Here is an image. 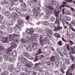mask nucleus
<instances>
[{"label":"nucleus","instance_id":"52","mask_svg":"<svg viewBox=\"0 0 75 75\" xmlns=\"http://www.w3.org/2000/svg\"><path fill=\"white\" fill-rule=\"evenodd\" d=\"M44 14V13H39L38 12V14H36V16H42V15H43Z\"/></svg>","mask_w":75,"mask_h":75},{"label":"nucleus","instance_id":"61","mask_svg":"<svg viewBox=\"0 0 75 75\" xmlns=\"http://www.w3.org/2000/svg\"><path fill=\"white\" fill-rule=\"evenodd\" d=\"M58 44L59 45L61 46L62 45V42L61 41H59L58 43Z\"/></svg>","mask_w":75,"mask_h":75},{"label":"nucleus","instance_id":"40","mask_svg":"<svg viewBox=\"0 0 75 75\" xmlns=\"http://www.w3.org/2000/svg\"><path fill=\"white\" fill-rule=\"evenodd\" d=\"M43 24L45 25H48L49 24V23L47 21H45L43 22Z\"/></svg>","mask_w":75,"mask_h":75},{"label":"nucleus","instance_id":"32","mask_svg":"<svg viewBox=\"0 0 75 75\" xmlns=\"http://www.w3.org/2000/svg\"><path fill=\"white\" fill-rule=\"evenodd\" d=\"M46 7H47L48 9H49L50 10H53L54 8L52 6H46Z\"/></svg>","mask_w":75,"mask_h":75},{"label":"nucleus","instance_id":"7","mask_svg":"<svg viewBox=\"0 0 75 75\" xmlns=\"http://www.w3.org/2000/svg\"><path fill=\"white\" fill-rule=\"evenodd\" d=\"M66 56L68 59H72V61H74V59H75V56H73V55H71L69 53H67Z\"/></svg>","mask_w":75,"mask_h":75},{"label":"nucleus","instance_id":"20","mask_svg":"<svg viewBox=\"0 0 75 75\" xmlns=\"http://www.w3.org/2000/svg\"><path fill=\"white\" fill-rule=\"evenodd\" d=\"M51 2L52 4H54L56 5H58L59 4L58 2L52 0L51 1Z\"/></svg>","mask_w":75,"mask_h":75},{"label":"nucleus","instance_id":"50","mask_svg":"<svg viewBox=\"0 0 75 75\" xmlns=\"http://www.w3.org/2000/svg\"><path fill=\"white\" fill-rule=\"evenodd\" d=\"M25 38L27 42H29V41H30V39H29V38H28V37L27 36H26L25 37Z\"/></svg>","mask_w":75,"mask_h":75},{"label":"nucleus","instance_id":"55","mask_svg":"<svg viewBox=\"0 0 75 75\" xmlns=\"http://www.w3.org/2000/svg\"><path fill=\"white\" fill-rule=\"evenodd\" d=\"M22 5L24 7H26L27 5L25 4L24 2L22 3Z\"/></svg>","mask_w":75,"mask_h":75},{"label":"nucleus","instance_id":"63","mask_svg":"<svg viewBox=\"0 0 75 75\" xmlns=\"http://www.w3.org/2000/svg\"><path fill=\"white\" fill-rule=\"evenodd\" d=\"M70 67L73 68H75V65L74 64H72Z\"/></svg>","mask_w":75,"mask_h":75},{"label":"nucleus","instance_id":"34","mask_svg":"<svg viewBox=\"0 0 75 75\" xmlns=\"http://www.w3.org/2000/svg\"><path fill=\"white\" fill-rule=\"evenodd\" d=\"M69 37L71 39H74V35L73 34H69Z\"/></svg>","mask_w":75,"mask_h":75},{"label":"nucleus","instance_id":"26","mask_svg":"<svg viewBox=\"0 0 75 75\" xmlns=\"http://www.w3.org/2000/svg\"><path fill=\"white\" fill-rule=\"evenodd\" d=\"M8 75V72L6 71V70H5L1 74V75Z\"/></svg>","mask_w":75,"mask_h":75},{"label":"nucleus","instance_id":"44","mask_svg":"<svg viewBox=\"0 0 75 75\" xmlns=\"http://www.w3.org/2000/svg\"><path fill=\"white\" fill-rule=\"evenodd\" d=\"M69 71L70 72H73L74 71V68L70 66L69 67Z\"/></svg>","mask_w":75,"mask_h":75},{"label":"nucleus","instance_id":"54","mask_svg":"<svg viewBox=\"0 0 75 75\" xmlns=\"http://www.w3.org/2000/svg\"><path fill=\"white\" fill-rule=\"evenodd\" d=\"M1 28L2 29H3V30H5L6 29V27H5V26L4 25H2L1 26Z\"/></svg>","mask_w":75,"mask_h":75},{"label":"nucleus","instance_id":"62","mask_svg":"<svg viewBox=\"0 0 75 75\" xmlns=\"http://www.w3.org/2000/svg\"><path fill=\"white\" fill-rule=\"evenodd\" d=\"M71 54H75V50L74 49H73L71 51Z\"/></svg>","mask_w":75,"mask_h":75},{"label":"nucleus","instance_id":"48","mask_svg":"<svg viewBox=\"0 0 75 75\" xmlns=\"http://www.w3.org/2000/svg\"><path fill=\"white\" fill-rule=\"evenodd\" d=\"M25 57H29V54L27 52H25L23 53Z\"/></svg>","mask_w":75,"mask_h":75},{"label":"nucleus","instance_id":"2","mask_svg":"<svg viewBox=\"0 0 75 75\" xmlns=\"http://www.w3.org/2000/svg\"><path fill=\"white\" fill-rule=\"evenodd\" d=\"M32 47L34 49H37V44L36 43H34L33 45H28L26 46L25 48L26 50L28 51H31V49L30 48Z\"/></svg>","mask_w":75,"mask_h":75},{"label":"nucleus","instance_id":"47","mask_svg":"<svg viewBox=\"0 0 75 75\" xmlns=\"http://www.w3.org/2000/svg\"><path fill=\"white\" fill-rule=\"evenodd\" d=\"M0 48L1 50H2V51H6V49H5V48H4V47L2 45H1L0 46Z\"/></svg>","mask_w":75,"mask_h":75},{"label":"nucleus","instance_id":"25","mask_svg":"<svg viewBox=\"0 0 75 75\" xmlns=\"http://www.w3.org/2000/svg\"><path fill=\"white\" fill-rule=\"evenodd\" d=\"M11 47L12 48H16V47H17V46L16 44L13 43H11L10 44Z\"/></svg>","mask_w":75,"mask_h":75},{"label":"nucleus","instance_id":"33","mask_svg":"<svg viewBox=\"0 0 75 75\" xmlns=\"http://www.w3.org/2000/svg\"><path fill=\"white\" fill-rule=\"evenodd\" d=\"M12 54L13 56H16L17 55V53L16 52V50H14L12 52Z\"/></svg>","mask_w":75,"mask_h":75},{"label":"nucleus","instance_id":"6","mask_svg":"<svg viewBox=\"0 0 75 75\" xmlns=\"http://www.w3.org/2000/svg\"><path fill=\"white\" fill-rule=\"evenodd\" d=\"M18 37V35L16 34H14L13 35H10L9 36V41H13L15 37Z\"/></svg>","mask_w":75,"mask_h":75},{"label":"nucleus","instance_id":"45","mask_svg":"<svg viewBox=\"0 0 75 75\" xmlns=\"http://www.w3.org/2000/svg\"><path fill=\"white\" fill-rule=\"evenodd\" d=\"M21 42H22L23 43H27V41L25 40V39L23 38L21 39Z\"/></svg>","mask_w":75,"mask_h":75},{"label":"nucleus","instance_id":"46","mask_svg":"<svg viewBox=\"0 0 75 75\" xmlns=\"http://www.w3.org/2000/svg\"><path fill=\"white\" fill-rule=\"evenodd\" d=\"M55 24H57V25H59V20L58 19H56L55 21Z\"/></svg>","mask_w":75,"mask_h":75},{"label":"nucleus","instance_id":"17","mask_svg":"<svg viewBox=\"0 0 75 75\" xmlns=\"http://www.w3.org/2000/svg\"><path fill=\"white\" fill-rule=\"evenodd\" d=\"M13 28H12V27L9 26L7 28V30L8 31V33H11L12 32V30Z\"/></svg>","mask_w":75,"mask_h":75},{"label":"nucleus","instance_id":"28","mask_svg":"<svg viewBox=\"0 0 75 75\" xmlns=\"http://www.w3.org/2000/svg\"><path fill=\"white\" fill-rule=\"evenodd\" d=\"M25 19L27 21L28 20L30 19V15H28L27 13L25 14Z\"/></svg>","mask_w":75,"mask_h":75},{"label":"nucleus","instance_id":"21","mask_svg":"<svg viewBox=\"0 0 75 75\" xmlns=\"http://www.w3.org/2000/svg\"><path fill=\"white\" fill-rule=\"evenodd\" d=\"M67 50H70V51H72V50H74V48L73 49V48L71 47L70 48H69V44H67Z\"/></svg>","mask_w":75,"mask_h":75},{"label":"nucleus","instance_id":"12","mask_svg":"<svg viewBox=\"0 0 75 75\" xmlns=\"http://www.w3.org/2000/svg\"><path fill=\"white\" fill-rule=\"evenodd\" d=\"M47 42L48 44L50 42H49V40H48V38L47 37L44 38H43L42 40V44H43V43H44V42Z\"/></svg>","mask_w":75,"mask_h":75},{"label":"nucleus","instance_id":"56","mask_svg":"<svg viewBox=\"0 0 75 75\" xmlns=\"http://www.w3.org/2000/svg\"><path fill=\"white\" fill-rule=\"evenodd\" d=\"M66 19L67 21H71V18L69 17L66 16Z\"/></svg>","mask_w":75,"mask_h":75},{"label":"nucleus","instance_id":"5","mask_svg":"<svg viewBox=\"0 0 75 75\" xmlns=\"http://www.w3.org/2000/svg\"><path fill=\"white\" fill-rule=\"evenodd\" d=\"M27 60L25 59L24 58L21 60V62L22 64H25V65L26 66V67L30 68L31 67V65L30 64L27 62Z\"/></svg>","mask_w":75,"mask_h":75},{"label":"nucleus","instance_id":"60","mask_svg":"<svg viewBox=\"0 0 75 75\" xmlns=\"http://www.w3.org/2000/svg\"><path fill=\"white\" fill-rule=\"evenodd\" d=\"M33 36L35 37H38V36H39V35L38 34H33Z\"/></svg>","mask_w":75,"mask_h":75},{"label":"nucleus","instance_id":"16","mask_svg":"<svg viewBox=\"0 0 75 75\" xmlns=\"http://www.w3.org/2000/svg\"><path fill=\"white\" fill-rule=\"evenodd\" d=\"M13 49V48L11 47H9L6 50V53L7 54H8L9 52H10L11 51V50Z\"/></svg>","mask_w":75,"mask_h":75},{"label":"nucleus","instance_id":"14","mask_svg":"<svg viewBox=\"0 0 75 75\" xmlns=\"http://www.w3.org/2000/svg\"><path fill=\"white\" fill-rule=\"evenodd\" d=\"M8 70L11 72H12L14 70V66L13 65H10L8 67Z\"/></svg>","mask_w":75,"mask_h":75},{"label":"nucleus","instance_id":"39","mask_svg":"<svg viewBox=\"0 0 75 75\" xmlns=\"http://www.w3.org/2000/svg\"><path fill=\"white\" fill-rule=\"evenodd\" d=\"M15 38H14L13 40V41H14V42H18L19 40L18 38H17V37H15Z\"/></svg>","mask_w":75,"mask_h":75},{"label":"nucleus","instance_id":"27","mask_svg":"<svg viewBox=\"0 0 75 75\" xmlns=\"http://www.w3.org/2000/svg\"><path fill=\"white\" fill-rule=\"evenodd\" d=\"M2 67L3 69H6L7 68V65L6 63H3L2 65Z\"/></svg>","mask_w":75,"mask_h":75},{"label":"nucleus","instance_id":"18","mask_svg":"<svg viewBox=\"0 0 75 75\" xmlns=\"http://www.w3.org/2000/svg\"><path fill=\"white\" fill-rule=\"evenodd\" d=\"M6 25H13V22L11 21H8L6 23Z\"/></svg>","mask_w":75,"mask_h":75},{"label":"nucleus","instance_id":"1","mask_svg":"<svg viewBox=\"0 0 75 75\" xmlns=\"http://www.w3.org/2000/svg\"><path fill=\"white\" fill-rule=\"evenodd\" d=\"M18 23L19 26H18V24H16L15 27L14 28V29H15L16 31L17 30V29L18 31H20L21 30V28L22 27V25L23 24V21L20 19L18 21Z\"/></svg>","mask_w":75,"mask_h":75},{"label":"nucleus","instance_id":"53","mask_svg":"<svg viewBox=\"0 0 75 75\" xmlns=\"http://www.w3.org/2000/svg\"><path fill=\"white\" fill-rule=\"evenodd\" d=\"M51 61H52L53 62H54V61H55V57H52L51 58Z\"/></svg>","mask_w":75,"mask_h":75},{"label":"nucleus","instance_id":"43","mask_svg":"<svg viewBox=\"0 0 75 75\" xmlns=\"http://www.w3.org/2000/svg\"><path fill=\"white\" fill-rule=\"evenodd\" d=\"M69 27L70 28V29L72 31H74V32H75V29H74V28H73L72 26L71 25H69Z\"/></svg>","mask_w":75,"mask_h":75},{"label":"nucleus","instance_id":"58","mask_svg":"<svg viewBox=\"0 0 75 75\" xmlns=\"http://www.w3.org/2000/svg\"><path fill=\"white\" fill-rule=\"evenodd\" d=\"M4 19V16L2 15H0V20H2Z\"/></svg>","mask_w":75,"mask_h":75},{"label":"nucleus","instance_id":"3","mask_svg":"<svg viewBox=\"0 0 75 75\" xmlns=\"http://www.w3.org/2000/svg\"><path fill=\"white\" fill-rule=\"evenodd\" d=\"M3 57L6 60L8 59L9 61H13L14 59H15V58L12 57L10 56H8L7 55V53H3Z\"/></svg>","mask_w":75,"mask_h":75},{"label":"nucleus","instance_id":"15","mask_svg":"<svg viewBox=\"0 0 75 75\" xmlns=\"http://www.w3.org/2000/svg\"><path fill=\"white\" fill-rule=\"evenodd\" d=\"M22 69L23 71H26V74H27L26 75H29V72H30L29 69L25 68H23Z\"/></svg>","mask_w":75,"mask_h":75},{"label":"nucleus","instance_id":"10","mask_svg":"<svg viewBox=\"0 0 75 75\" xmlns=\"http://www.w3.org/2000/svg\"><path fill=\"white\" fill-rule=\"evenodd\" d=\"M54 31H59L60 30L62 29V27H59V26H56L54 27Z\"/></svg>","mask_w":75,"mask_h":75},{"label":"nucleus","instance_id":"29","mask_svg":"<svg viewBox=\"0 0 75 75\" xmlns=\"http://www.w3.org/2000/svg\"><path fill=\"white\" fill-rule=\"evenodd\" d=\"M54 35L57 38H61V35L58 33H55L54 34Z\"/></svg>","mask_w":75,"mask_h":75},{"label":"nucleus","instance_id":"37","mask_svg":"<svg viewBox=\"0 0 75 75\" xmlns=\"http://www.w3.org/2000/svg\"><path fill=\"white\" fill-rule=\"evenodd\" d=\"M14 71L16 72H18L20 71V69L18 68H16L15 69Z\"/></svg>","mask_w":75,"mask_h":75},{"label":"nucleus","instance_id":"49","mask_svg":"<svg viewBox=\"0 0 75 75\" xmlns=\"http://www.w3.org/2000/svg\"><path fill=\"white\" fill-rule=\"evenodd\" d=\"M33 12L34 13H38L37 12V10H36V9L34 8L33 10Z\"/></svg>","mask_w":75,"mask_h":75},{"label":"nucleus","instance_id":"19","mask_svg":"<svg viewBox=\"0 0 75 75\" xmlns=\"http://www.w3.org/2000/svg\"><path fill=\"white\" fill-rule=\"evenodd\" d=\"M43 38L42 36H40L39 40L40 41V43L41 45H42V40H43Z\"/></svg>","mask_w":75,"mask_h":75},{"label":"nucleus","instance_id":"64","mask_svg":"<svg viewBox=\"0 0 75 75\" xmlns=\"http://www.w3.org/2000/svg\"><path fill=\"white\" fill-rule=\"evenodd\" d=\"M29 74H27V73L26 74H25V73H24L23 72H21L20 74V75H28Z\"/></svg>","mask_w":75,"mask_h":75},{"label":"nucleus","instance_id":"41","mask_svg":"<svg viewBox=\"0 0 75 75\" xmlns=\"http://www.w3.org/2000/svg\"><path fill=\"white\" fill-rule=\"evenodd\" d=\"M46 31L47 32V34H49V33H50V35H51L52 33H51V30H50L49 29H47Z\"/></svg>","mask_w":75,"mask_h":75},{"label":"nucleus","instance_id":"35","mask_svg":"<svg viewBox=\"0 0 75 75\" xmlns=\"http://www.w3.org/2000/svg\"><path fill=\"white\" fill-rule=\"evenodd\" d=\"M27 3L30 6H31V5H33L34 3H33V1H28Z\"/></svg>","mask_w":75,"mask_h":75},{"label":"nucleus","instance_id":"13","mask_svg":"<svg viewBox=\"0 0 75 75\" xmlns=\"http://www.w3.org/2000/svg\"><path fill=\"white\" fill-rule=\"evenodd\" d=\"M26 33L27 34H30L31 35H32L33 33V30L31 29H27L26 30Z\"/></svg>","mask_w":75,"mask_h":75},{"label":"nucleus","instance_id":"31","mask_svg":"<svg viewBox=\"0 0 75 75\" xmlns=\"http://www.w3.org/2000/svg\"><path fill=\"white\" fill-rule=\"evenodd\" d=\"M47 64L48 65H50V67H53V63L48 62H47Z\"/></svg>","mask_w":75,"mask_h":75},{"label":"nucleus","instance_id":"57","mask_svg":"<svg viewBox=\"0 0 75 75\" xmlns=\"http://www.w3.org/2000/svg\"><path fill=\"white\" fill-rule=\"evenodd\" d=\"M10 4L12 6L14 5V2H13V0H10Z\"/></svg>","mask_w":75,"mask_h":75},{"label":"nucleus","instance_id":"59","mask_svg":"<svg viewBox=\"0 0 75 75\" xmlns=\"http://www.w3.org/2000/svg\"><path fill=\"white\" fill-rule=\"evenodd\" d=\"M66 75H72V73L69 72L68 71H67L66 72Z\"/></svg>","mask_w":75,"mask_h":75},{"label":"nucleus","instance_id":"36","mask_svg":"<svg viewBox=\"0 0 75 75\" xmlns=\"http://www.w3.org/2000/svg\"><path fill=\"white\" fill-rule=\"evenodd\" d=\"M15 10L16 12L18 13H20V9L16 7Z\"/></svg>","mask_w":75,"mask_h":75},{"label":"nucleus","instance_id":"8","mask_svg":"<svg viewBox=\"0 0 75 75\" xmlns=\"http://www.w3.org/2000/svg\"><path fill=\"white\" fill-rule=\"evenodd\" d=\"M63 14H65L67 15H70L71 14V13L67 10V9H62V10Z\"/></svg>","mask_w":75,"mask_h":75},{"label":"nucleus","instance_id":"30","mask_svg":"<svg viewBox=\"0 0 75 75\" xmlns=\"http://www.w3.org/2000/svg\"><path fill=\"white\" fill-rule=\"evenodd\" d=\"M30 40L32 41H34L35 42H37V39L35 38L34 39L32 37H30Z\"/></svg>","mask_w":75,"mask_h":75},{"label":"nucleus","instance_id":"51","mask_svg":"<svg viewBox=\"0 0 75 75\" xmlns=\"http://www.w3.org/2000/svg\"><path fill=\"white\" fill-rule=\"evenodd\" d=\"M55 20V18H54V17H52L51 18L50 21H51L52 22H53V21H54Z\"/></svg>","mask_w":75,"mask_h":75},{"label":"nucleus","instance_id":"38","mask_svg":"<svg viewBox=\"0 0 75 75\" xmlns=\"http://www.w3.org/2000/svg\"><path fill=\"white\" fill-rule=\"evenodd\" d=\"M43 35L44 36H50V33H48L47 32H45L43 33Z\"/></svg>","mask_w":75,"mask_h":75},{"label":"nucleus","instance_id":"23","mask_svg":"<svg viewBox=\"0 0 75 75\" xmlns=\"http://www.w3.org/2000/svg\"><path fill=\"white\" fill-rule=\"evenodd\" d=\"M59 60L58 59H56L55 62V64L56 65L57 67H59Z\"/></svg>","mask_w":75,"mask_h":75},{"label":"nucleus","instance_id":"9","mask_svg":"<svg viewBox=\"0 0 75 75\" xmlns=\"http://www.w3.org/2000/svg\"><path fill=\"white\" fill-rule=\"evenodd\" d=\"M9 0H5L4 1H2L1 2V4L2 6H4V7H6L7 4L8 3Z\"/></svg>","mask_w":75,"mask_h":75},{"label":"nucleus","instance_id":"24","mask_svg":"<svg viewBox=\"0 0 75 75\" xmlns=\"http://www.w3.org/2000/svg\"><path fill=\"white\" fill-rule=\"evenodd\" d=\"M64 7V6H56L55 9V10H61V7Z\"/></svg>","mask_w":75,"mask_h":75},{"label":"nucleus","instance_id":"11","mask_svg":"<svg viewBox=\"0 0 75 75\" xmlns=\"http://www.w3.org/2000/svg\"><path fill=\"white\" fill-rule=\"evenodd\" d=\"M11 16L13 19H16L18 18V14L16 13H13L11 14Z\"/></svg>","mask_w":75,"mask_h":75},{"label":"nucleus","instance_id":"22","mask_svg":"<svg viewBox=\"0 0 75 75\" xmlns=\"http://www.w3.org/2000/svg\"><path fill=\"white\" fill-rule=\"evenodd\" d=\"M54 13L55 14V16L56 17H58V16H59V13H60V11H54Z\"/></svg>","mask_w":75,"mask_h":75},{"label":"nucleus","instance_id":"4","mask_svg":"<svg viewBox=\"0 0 75 75\" xmlns=\"http://www.w3.org/2000/svg\"><path fill=\"white\" fill-rule=\"evenodd\" d=\"M1 31L0 30V40L2 41L3 43H8V38H3L2 36H1Z\"/></svg>","mask_w":75,"mask_h":75},{"label":"nucleus","instance_id":"42","mask_svg":"<svg viewBox=\"0 0 75 75\" xmlns=\"http://www.w3.org/2000/svg\"><path fill=\"white\" fill-rule=\"evenodd\" d=\"M46 31L47 32V34H49V33H50V35H51L52 33H51V30H50L49 29H47Z\"/></svg>","mask_w":75,"mask_h":75}]
</instances>
